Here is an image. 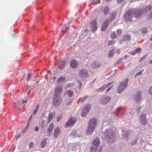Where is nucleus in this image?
I'll return each instance as SVG.
<instances>
[{
  "label": "nucleus",
  "instance_id": "nucleus-1",
  "mask_svg": "<svg viewBox=\"0 0 152 152\" xmlns=\"http://www.w3.org/2000/svg\"><path fill=\"white\" fill-rule=\"evenodd\" d=\"M145 13V10L143 8L132 10H129L125 13L124 16L126 19H128L129 21H132L131 18L135 17L140 19L142 15Z\"/></svg>",
  "mask_w": 152,
  "mask_h": 152
},
{
  "label": "nucleus",
  "instance_id": "nucleus-2",
  "mask_svg": "<svg viewBox=\"0 0 152 152\" xmlns=\"http://www.w3.org/2000/svg\"><path fill=\"white\" fill-rule=\"evenodd\" d=\"M104 136L108 142L113 143L115 139L116 134L113 129H107L104 132Z\"/></svg>",
  "mask_w": 152,
  "mask_h": 152
},
{
  "label": "nucleus",
  "instance_id": "nucleus-3",
  "mask_svg": "<svg viewBox=\"0 0 152 152\" xmlns=\"http://www.w3.org/2000/svg\"><path fill=\"white\" fill-rule=\"evenodd\" d=\"M96 122L97 120L95 118H93L90 119L88 123V126L86 132V133L87 135L91 134L94 132Z\"/></svg>",
  "mask_w": 152,
  "mask_h": 152
},
{
  "label": "nucleus",
  "instance_id": "nucleus-4",
  "mask_svg": "<svg viewBox=\"0 0 152 152\" xmlns=\"http://www.w3.org/2000/svg\"><path fill=\"white\" fill-rule=\"evenodd\" d=\"M129 81V79L126 78L119 84L117 89L118 94H121L127 87Z\"/></svg>",
  "mask_w": 152,
  "mask_h": 152
},
{
  "label": "nucleus",
  "instance_id": "nucleus-5",
  "mask_svg": "<svg viewBox=\"0 0 152 152\" xmlns=\"http://www.w3.org/2000/svg\"><path fill=\"white\" fill-rule=\"evenodd\" d=\"M80 77L82 79L85 80L89 77L88 70L85 69H81L79 72Z\"/></svg>",
  "mask_w": 152,
  "mask_h": 152
},
{
  "label": "nucleus",
  "instance_id": "nucleus-6",
  "mask_svg": "<svg viewBox=\"0 0 152 152\" xmlns=\"http://www.w3.org/2000/svg\"><path fill=\"white\" fill-rule=\"evenodd\" d=\"M91 104H88L85 105L82 110L81 116L83 117H86L88 113L91 109Z\"/></svg>",
  "mask_w": 152,
  "mask_h": 152
},
{
  "label": "nucleus",
  "instance_id": "nucleus-7",
  "mask_svg": "<svg viewBox=\"0 0 152 152\" xmlns=\"http://www.w3.org/2000/svg\"><path fill=\"white\" fill-rule=\"evenodd\" d=\"M62 100L61 96H54L53 97V103L54 106L58 107L60 104Z\"/></svg>",
  "mask_w": 152,
  "mask_h": 152
},
{
  "label": "nucleus",
  "instance_id": "nucleus-8",
  "mask_svg": "<svg viewBox=\"0 0 152 152\" xmlns=\"http://www.w3.org/2000/svg\"><path fill=\"white\" fill-rule=\"evenodd\" d=\"M142 93L140 91H136L134 95V99L136 103L140 102L142 98Z\"/></svg>",
  "mask_w": 152,
  "mask_h": 152
},
{
  "label": "nucleus",
  "instance_id": "nucleus-9",
  "mask_svg": "<svg viewBox=\"0 0 152 152\" xmlns=\"http://www.w3.org/2000/svg\"><path fill=\"white\" fill-rule=\"evenodd\" d=\"M76 120V119L75 118L70 117L68 121L66 123L65 127L67 128L71 126H73L75 124Z\"/></svg>",
  "mask_w": 152,
  "mask_h": 152
},
{
  "label": "nucleus",
  "instance_id": "nucleus-10",
  "mask_svg": "<svg viewBox=\"0 0 152 152\" xmlns=\"http://www.w3.org/2000/svg\"><path fill=\"white\" fill-rule=\"evenodd\" d=\"M110 99V96L104 95L100 99V102L102 104L105 105L107 103Z\"/></svg>",
  "mask_w": 152,
  "mask_h": 152
},
{
  "label": "nucleus",
  "instance_id": "nucleus-11",
  "mask_svg": "<svg viewBox=\"0 0 152 152\" xmlns=\"http://www.w3.org/2000/svg\"><path fill=\"white\" fill-rule=\"evenodd\" d=\"M140 121L141 124L144 126L147 124V121L146 115L144 113L141 115L140 116Z\"/></svg>",
  "mask_w": 152,
  "mask_h": 152
},
{
  "label": "nucleus",
  "instance_id": "nucleus-12",
  "mask_svg": "<svg viewBox=\"0 0 152 152\" xmlns=\"http://www.w3.org/2000/svg\"><path fill=\"white\" fill-rule=\"evenodd\" d=\"M63 90L62 87L61 86H57L55 88V92L54 96H61Z\"/></svg>",
  "mask_w": 152,
  "mask_h": 152
},
{
  "label": "nucleus",
  "instance_id": "nucleus-13",
  "mask_svg": "<svg viewBox=\"0 0 152 152\" xmlns=\"http://www.w3.org/2000/svg\"><path fill=\"white\" fill-rule=\"evenodd\" d=\"M131 39V36L130 35L126 34L121 39L120 44L122 43L123 42H126V44H128V42H129Z\"/></svg>",
  "mask_w": 152,
  "mask_h": 152
},
{
  "label": "nucleus",
  "instance_id": "nucleus-14",
  "mask_svg": "<svg viewBox=\"0 0 152 152\" xmlns=\"http://www.w3.org/2000/svg\"><path fill=\"white\" fill-rule=\"evenodd\" d=\"M79 63L75 59L71 60L69 63L70 67L73 69L77 68L78 66Z\"/></svg>",
  "mask_w": 152,
  "mask_h": 152
},
{
  "label": "nucleus",
  "instance_id": "nucleus-15",
  "mask_svg": "<svg viewBox=\"0 0 152 152\" xmlns=\"http://www.w3.org/2000/svg\"><path fill=\"white\" fill-rule=\"evenodd\" d=\"M91 65L92 68L97 70L101 66V63L99 61H95L91 63Z\"/></svg>",
  "mask_w": 152,
  "mask_h": 152
},
{
  "label": "nucleus",
  "instance_id": "nucleus-16",
  "mask_svg": "<svg viewBox=\"0 0 152 152\" xmlns=\"http://www.w3.org/2000/svg\"><path fill=\"white\" fill-rule=\"evenodd\" d=\"M110 20L109 18H107L103 22L101 27L102 31H104L105 30L108 26Z\"/></svg>",
  "mask_w": 152,
  "mask_h": 152
},
{
  "label": "nucleus",
  "instance_id": "nucleus-17",
  "mask_svg": "<svg viewBox=\"0 0 152 152\" xmlns=\"http://www.w3.org/2000/svg\"><path fill=\"white\" fill-rule=\"evenodd\" d=\"M91 26L90 30L92 32H94L97 30V27L96 26L95 20H93L91 22Z\"/></svg>",
  "mask_w": 152,
  "mask_h": 152
},
{
  "label": "nucleus",
  "instance_id": "nucleus-18",
  "mask_svg": "<svg viewBox=\"0 0 152 152\" xmlns=\"http://www.w3.org/2000/svg\"><path fill=\"white\" fill-rule=\"evenodd\" d=\"M91 152H102V147H92L90 148Z\"/></svg>",
  "mask_w": 152,
  "mask_h": 152
},
{
  "label": "nucleus",
  "instance_id": "nucleus-19",
  "mask_svg": "<svg viewBox=\"0 0 152 152\" xmlns=\"http://www.w3.org/2000/svg\"><path fill=\"white\" fill-rule=\"evenodd\" d=\"M100 143L99 139L97 137H96L93 140L92 142V144L93 146L98 147Z\"/></svg>",
  "mask_w": 152,
  "mask_h": 152
},
{
  "label": "nucleus",
  "instance_id": "nucleus-20",
  "mask_svg": "<svg viewBox=\"0 0 152 152\" xmlns=\"http://www.w3.org/2000/svg\"><path fill=\"white\" fill-rule=\"evenodd\" d=\"M73 95V92L72 90L69 89L65 91L64 93V96L68 95L69 97H72Z\"/></svg>",
  "mask_w": 152,
  "mask_h": 152
},
{
  "label": "nucleus",
  "instance_id": "nucleus-21",
  "mask_svg": "<svg viewBox=\"0 0 152 152\" xmlns=\"http://www.w3.org/2000/svg\"><path fill=\"white\" fill-rule=\"evenodd\" d=\"M54 126V124L53 123H51L49 126L48 129L47 133L48 135H50V134L53 132V128Z\"/></svg>",
  "mask_w": 152,
  "mask_h": 152
},
{
  "label": "nucleus",
  "instance_id": "nucleus-22",
  "mask_svg": "<svg viewBox=\"0 0 152 152\" xmlns=\"http://www.w3.org/2000/svg\"><path fill=\"white\" fill-rule=\"evenodd\" d=\"M60 132V130L59 129L58 127H56L55 129L53 134L54 136L55 137H58Z\"/></svg>",
  "mask_w": 152,
  "mask_h": 152
},
{
  "label": "nucleus",
  "instance_id": "nucleus-23",
  "mask_svg": "<svg viewBox=\"0 0 152 152\" xmlns=\"http://www.w3.org/2000/svg\"><path fill=\"white\" fill-rule=\"evenodd\" d=\"M47 139L45 138L42 140L40 144V147L42 148H45V145L47 143Z\"/></svg>",
  "mask_w": 152,
  "mask_h": 152
},
{
  "label": "nucleus",
  "instance_id": "nucleus-24",
  "mask_svg": "<svg viewBox=\"0 0 152 152\" xmlns=\"http://www.w3.org/2000/svg\"><path fill=\"white\" fill-rule=\"evenodd\" d=\"M66 80V77H61L59 78L57 82L58 83H62Z\"/></svg>",
  "mask_w": 152,
  "mask_h": 152
},
{
  "label": "nucleus",
  "instance_id": "nucleus-25",
  "mask_svg": "<svg viewBox=\"0 0 152 152\" xmlns=\"http://www.w3.org/2000/svg\"><path fill=\"white\" fill-rule=\"evenodd\" d=\"M65 64V61L64 60L61 61L59 64L58 67L59 69H62Z\"/></svg>",
  "mask_w": 152,
  "mask_h": 152
},
{
  "label": "nucleus",
  "instance_id": "nucleus-26",
  "mask_svg": "<svg viewBox=\"0 0 152 152\" xmlns=\"http://www.w3.org/2000/svg\"><path fill=\"white\" fill-rule=\"evenodd\" d=\"M110 11V8L109 7H105L103 10L104 14L105 15H107Z\"/></svg>",
  "mask_w": 152,
  "mask_h": 152
},
{
  "label": "nucleus",
  "instance_id": "nucleus-27",
  "mask_svg": "<svg viewBox=\"0 0 152 152\" xmlns=\"http://www.w3.org/2000/svg\"><path fill=\"white\" fill-rule=\"evenodd\" d=\"M77 83H78V85L76 87V91L80 90L81 89V86L82 85V84L81 83L80 81L78 80H77Z\"/></svg>",
  "mask_w": 152,
  "mask_h": 152
},
{
  "label": "nucleus",
  "instance_id": "nucleus-28",
  "mask_svg": "<svg viewBox=\"0 0 152 152\" xmlns=\"http://www.w3.org/2000/svg\"><path fill=\"white\" fill-rule=\"evenodd\" d=\"M27 103V101L26 100H23L21 102V107H20L19 105L18 107L20 109L22 107H24Z\"/></svg>",
  "mask_w": 152,
  "mask_h": 152
},
{
  "label": "nucleus",
  "instance_id": "nucleus-29",
  "mask_svg": "<svg viewBox=\"0 0 152 152\" xmlns=\"http://www.w3.org/2000/svg\"><path fill=\"white\" fill-rule=\"evenodd\" d=\"M115 53V50L113 49H112L110 51L109 53V57H112L114 55Z\"/></svg>",
  "mask_w": 152,
  "mask_h": 152
},
{
  "label": "nucleus",
  "instance_id": "nucleus-30",
  "mask_svg": "<svg viewBox=\"0 0 152 152\" xmlns=\"http://www.w3.org/2000/svg\"><path fill=\"white\" fill-rule=\"evenodd\" d=\"M118 36L116 34V33L115 31H113L110 37L113 39H114L117 38Z\"/></svg>",
  "mask_w": 152,
  "mask_h": 152
},
{
  "label": "nucleus",
  "instance_id": "nucleus-31",
  "mask_svg": "<svg viewBox=\"0 0 152 152\" xmlns=\"http://www.w3.org/2000/svg\"><path fill=\"white\" fill-rule=\"evenodd\" d=\"M122 134L123 136L126 138L128 137L129 135V131H126L125 132H123Z\"/></svg>",
  "mask_w": 152,
  "mask_h": 152
},
{
  "label": "nucleus",
  "instance_id": "nucleus-32",
  "mask_svg": "<svg viewBox=\"0 0 152 152\" xmlns=\"http://www.w3.org/2000/svg\"><path fill=\"white\" fill-rule=\"evenodd\" d=\"M78 146L77 145L73 146L71 147V150L72 151H77V150L78 149Z\"/></svg>",
  "mask_w": 152,
  "mask_h": 152
},
{
  "label": "nucleus",
  "instance_id": "nucleus-33",
  "mask_svg": "<svg viewBox=\"0 0 152 152\" xmlns=\"http://www.w3.org/2000/svg\"><path fill=\"white\" fill-rule=\"evenodd\" d=\"M53 114V113L52 112H51L49 114L48 117V121L49 122L52 119Z\"/></svg>",
  "mask_w": 152,
  "mask_h": 152
},
{
  "label": "nucleus",
  "instance_id": "nucleus-34",
  "mask_svg": "<svg viewBox=\"0 0 152 152\" xmlns=\"http://www.w3.org/2000/svg\"><path fill=\"white\" fill-rule=\"evenodd\" d=\"M116 15V13L114 12L112 13L111 14V22L114 20L115 18Z\"/></svg>",
  "mask_w": 152,
  "mask_h": 152
},
{
  "label": "nucleus",
  "instance_id": "nucleus-35",
  "mask_svg": "<svg viewBox=\"0 0 152 152\" xmlns=\"http://www.w3.org/2000/svg\"><path fill=\"white\" fill-rule=\"evenodd\" d=\"M106 88V86H105V85H104L100 88L98 89L97 90V91H104Z\"/></svg>",
  "mask_w": 152,
  "mask_h": 152
},
{
  "label": "nucleus",
  "instance_id": "nucleus-36",
  "mask_svg": "<svg viewBox=\"0 0 152 152\" xmlns=\"http://www.w3.org/2000/svg\"><path fill=\"white\" fill-rule=\"evenodd\" d=\"M122 59L121 58H120L118 59L115 63L114 65L115 66H116V65L120 64L122 61Z\"/></svg>",
  "mask_w": 152,
  "mask_h": 152
},
{
  "label": "nucleus",
  "instance_id": "nucleus-37",
  "mask_svg": "<svg viewBox=\"0 0 152 152\" xmlns=\"http://www.w3.org/2000/svg\"><path fill=\"white\" fill-rule=\"evenodd\" d=\"M115 42V41L113 40H111L107 44V46L108 47H109L110 45L114 44Z\"/></svg>",
  "mask_w": 152,
  "mask_h": 152
},
{
  "label": "nucleus",
  "instance_id": "nucleus-38",
  "mask_svg": "<svg viewBox=\"0 0 152 152\" xmlns=\"http://www.w3.org/2000/svg\"><path fill=\"white\" fill-rule=\"evenodd\" d=\"M147 28H143L141 30L142 33L143 34H146L147 32Z\"/></svg>",
  "mask_w": 152,
  "mask_h": 152
},
{
  "label": "nucleus",
  "instance_id": "nucleus-39",
  "mask_svg": "<svg viewBox=\"0 0 152 152\" xmlns=\"http://www.w3.org/2000/svg\"><path fill=\"white\" fill-rule=\"evenodd\" d=\"M151 8L152 7L151 5H149L146 6L144 9L145 10V11H147L150 10L151 9Z\"/></svg>",
  "mask_w": 152,
  "mask_h": 152
},
{
  "label": "nucleus",
  "instance_id": "nucleus-40",
  "mask_svg": "<svg viewBox=\"0 0 152 152\" xmlns=\"http://www.w3.org/2000/svg\"><path fill=\"white\" fill-rule=\"evenodd\" d=\"M72 86V84L70 83H67L66 84L64 87L65 89H66L68 88H70Z\"/></svg>",
  "mask_w": 152,
  "mask_h": 152
},
{
  "label": "nucleus",
  "instance_id": "nucleus-41",
  "mask_svg": "<svg viewBox=\"0 0 152 152\" xmlns=\"http://www.w3.org/2000/svg\"><path fill=\"white\" fill-rule=\"evenodd\" d=\"M137 142V139H136L135 140L132 139L131 140V142H130V144L132 145H135Z\"/></svg>",
  "mask_w": 152,
  "mask_h": 152
},
{
  "label": "nucleus",
  "instance_id": "nucleus-42",
  "mask_svg": "<svg viewBox=\"0 0 152 152\" xmlns=\"http://www.w3.org/2000/svg\"><path fill=\"white\" fill-rule=\"evenodd\" d=\"M122 31L121 29H118L116 30V34L117 36H119L122 33Z\"/></svg>",
  "mask_w": 152,
  "mask_h": 152
},
{
  "label": "nucleus",
  "instance_id": "nucleus-43",
  "mask_svg": "<svg viewBox=\"0 0 152 152\" xmlns=\"http://www.w3.org/2000/svg\"><path fill=\"white\" fill-rule=\"evenodd\" d=\"M152 18V10L151 11V12L149 14H148L147 15V19L150 20Z\"/></svg>",
  "mask_w": 152,
  "mask_h": 152
},
{
  "label": "nucleus",
  "instance_id": "nucleus-44",
  "mask_svg": "<svg viewBox=\"0 0 152 152\" xmlns=\"http://www.w3.org/2000/svg\"><path fill=\"white\" fill-rule=\"evenodd\" d=\"M69 27V26H65L63 27L62 30H64L65 32H66L68 31Z\"/></svg>",
  "mask_w": 152,
  "mask_h": 152
},
{
  "label": "nucleus",
  "instance_id": "nucleus-45",
  "mask_svg": "<svg viewBox=\"0 0 152 152\" xmlns=\"http://www.w3.org/2000/svg\"><path fill=\"white\" fill-rule=\"evenodd\" d=\"M143 70H144L143 69V70H142L141 71L139 72H138L137 73L134 75L135 77H136L138 75H140L142 74V73L143 72Z\"/></svg>",
  "mask_w": 152,
  "mask_h": 152
},
{
  "label": "nucleus",
  "instance_id": "nucleus-46",
  "mask_svg": "<svg viewBox=\"0 0 152 152\" xmlns=\"http://www.w3.org/2000/svg\"><path fill=\"white\" fill-rule=\"evenodd\" d=\"M32 115H31L30 116V118H29V120L28 121V122L27 123V125H26V129H27L28 128V126H29V121H30L31 119V117H32Z\"/></svg>",
  "mask_w": 152,
  "mask_h": 152
},
{
  "label": "nucleus",
  "instance_id": "nucleus-47",
  "mask_svg": "<svg viewBox=\"0 0 152 152\" xmlns=\"http://www.w3.org/2000/svg\"><path fill=\"white\" fill-rule=\"evenodd\" d=\"M120 112V108H118L116 111V112L115 113V115L118 116L119 114V113Z\"/></svg>",
  "mask_w": 152,
  "mask_h": 152
},
{
  "label": "nucleus",
  "instance_id": "nucleus-48",
  "mask_svg": "<svg viewBox=\"0 0 152 152\" xmlns=\"http://www.w3.org/2000/svg\"><path fill=\"white\" fill-rule=\"evenodd\" d=\"M61 115H59L57 118V121L58 122H59L61 120Z\"/></svg>",
  "mask_w": 152,
  "mask_h": 152
},
{
  "label": "nucleus",
  "instance_id": "nucleus-49",
  "mask_svg": "<svg viewBox=\"0 0 152 152\" xmlns=\"http://www.w3.org/2000/svg\"><path fill=\"white\" fill-rule=\"evenodd\" d=\"M141 48H136L135 50L134 51L135 52H137V53H139L141 51Z\"/></svg>",
  "mask_w": 152,
  "mask_h": 152
},
{
  "label": "nucleus",
  "instance_id": "nucleus-50",
  "mask_svg": "<svg viewBox=\"0 0 152 152\" xmlns=\"http://www.w3.org/2000/svg\"><path fill=\"white\" fill-rule=\"evenodd\" d=\"M38 108V104H37L36 107V108L33 112V114L34 115L37 112V109Z\"/></svg>",
  "mask_w": 152,
  "mask_h": 152
},
{
  "label": "nucleus",
  "instance_id": "nucleus-51",
  "mask_svg": "<svg viewBox=\"0 0 152 152\" xmlns=\"http://www.w3.org/2000/svg\"><path fill=\"white\" fill-rule=\"evenodd\" d=\"M149 93L150 94L152 95V85L149 88Z\"/></svg>",
  "mask_w": 152,
  "mask_h": 152
},
{
  "label": "nucleus",
  "instance_id": "nucleus-52",
  "mask_svg": "<svg viewBox=\"0 0 152 152\" xmlns=\"http://www.w3.org/2000/svg\"><path fill=\"white\" fill-rule=\"evenodd\" d=\"M113 86H112L110 87H109L106 90V93H107L112 88H113Z\"/></svg>",
  "mask_w": 152,
  "mask_h": 152
},
{
  "label": "nucleus",
  "instance_id": "nucleus-53",
  "mask_svg": "<svg viewBox=\"0 0 152 152\" xmlns=\"http://www.w3.org/2000/svg\"><path fill=\"white\" fill-rule=\"evenodd\" d=\"M72 102V99L69 100L67 102L66 105L67 106L69 105Z\"/></svg>",
  "mask_w": 152,
  "mask_h": 152
},
{
  "label": "nucleus",
  "instance_id": "nucleus-54",
  "mask_svg": "<svg viewBox=\"0 0 152 152\" xmlns=\"http://www.w3.org/2000/svg\"><path fill=\"white\" fill-rule=\"evenodd\" d=\"M124 0H116V1L118 4H121Z\"/></svg>",
  "mask_w": 152,
  "mask_h": 152
},
{
  "label": "nucleus",
  "instance_id": "nucleus-55",
  "mask_svg": "<svg viewBox=\"0 0 152 152\" xmlns=\"http://www.w3.org/2000/svg\"><path fill=\"white\" fill-rule=\"evenodd\" d=\"M31 73H28V77L27 78V80L28 82L29 80V78L31 77Z\"/></svg>",
  "mask_w": 152,
  "mask_h": 152
},
{
  "label": "nucleus",
  "instance_id": "nucleus-56",
  "mask_svg": "<svg viewBox=\"0 0 152 152\" xmlns=\"http://www.w3.org/2000/svg\"><path fill=\"white\" fill-rule=\"evenodd\" d=\"M33 142H31L29 144V148H31L33 147Z\"/></svg>",
  "mask_w": 152,
  "mask_h": 152
},
{
  "label": "nucleus",
  "instance_id": "nucleus-57",
  "mask_svg": "<svg viewBox=\"0 0 152 152\" xmlns=\"http://www.w3.org/2000/svg\"><path fill=\"white\" fill-rule=\"evenodd\" d=\"M115 52H116L117 54H119L121 53L120 49H117L116 50H115Z\"/></svg>",
  "mask_w": 152,
  "mask_h": 152
},
{
  "label": "nucleus",
  "instance_id": "nucleus-58",
  "mask_svg": "<svg viewBox=\"0 0 152 152\" xmlns=\"http://www.w3.org/2000/svg\"><path fill=\"white\" fill-rule=\"evenodd\" d=\"M129 53H130V54L132 55H135L136 54V53L135 52H134V51H132V52H129Z\"/></svg>",
  "mask_w": 152,
  "mask_h": 152
},
{
  "label": "nucleus",
  "instance_id": "nucleus-59",
  "mask_svg": "<svg viewBox=\"0 0 152 152\" xmlns=\"http://www.w3.org/2000/svg\"><path fill=\"white\" fill-rule=\"evenodd\" d=\"M16 139H18L19 138H20L21 137V135L20 134H17L15 136Z\"/></svg>",
  "mask_w": 152,
  "mask_h": 152
},
{
  "label": "nucleus",
  "instance_id": "nucleus-60",
  "mask_svg": "<svg viewBox=\"0 0 152 152\" xmlns=\"http://www.w3.org/2000/svg\"><path fill=\"white\" fill-rule=\"evenodd\" d=\"M45 124V121L44 120H43V121L42 122V127L43 128L44 126V125Z\"/></svg>",
  "mask_w": 152,
  "mask_h": 152
},
{
  "label": "nucleus",
  "instance_id": "nucleus-61",
  "mask_svg": "<svg viewBox=\"0 0 152 152\" xmlns=\"http://www.w3.org/2000/svg\"><path fill=\"white\" fill-rule=\"evenodd\" d=\"M92 3L93 4H96V2L94 0H92Z\"/></svg>",
  "mask_w": 152,
  "mask_h": 152
},
{
  "label": "nucleus",
  "instance_id": "nucleus-62",
  "mask_svg": "<svg viewBox=\"0 0 152 152\" xmlns=\"http://www.w3.org/2000/svg\"><path fill=\"white\" fill-rule=\"evenodd\" d=\"M112 83H107V85H105V86H106V88L108 86H110L111 84Z\"/></svg>",
  "mask_w": 152,
  "mask_h": 152
},
{
  "label": "nucleus",
  "instance_id": "nucleus-63",
  "mask_svg": "<svg viewBox=\"0 0 152 152\" xmlns=\"http://www.w3.org/2000/svg\"><path fill=\"white\" fill-rule=\"evenodd\" d=\"M88 97V96L85 95L83 97V99L84 100H85Z\"/></svg>",
  "mask_w": 152,
  "mask_h": 152
},
{
  "label": "nucleus",
  "instance_id": "nucleus-64",
  "mask_svg": "<svg viewBox=\"0 0 152 152\" xmlns=\"http://www.w3.org/2000/svg\"><path fill=\"white\" fill-rule=\"evenodd\" d=\"M74 136L76 137H80V136H79V134L78 133H75V134H74Z\"/></svg>",
  "mask_w": 152,
  "mask_h": 152
}]
</instances>
